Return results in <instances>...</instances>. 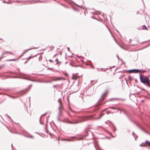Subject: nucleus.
I'll use <instances>...</instances> for the list:
<instances>
[{"instance_id": "2eb2a0df", "label": "nucleus", "mask_w": 150, "mask_h": 150, "mask_svg": "<svg viewBox=\"0 0 150 150\" xmlns=\"http://www.w3.org/2000/svg\"><path fill=\"white\" fill-rule=\"evenodd\" d=\"M64 74V75L65 76H68V74H67V73H65V74Z\"/></svg>"}, {"instance_id": "7ed1b4c3", "label": "nucleus", "mask_w": 150, "mask_h": 150, "mask_svg": "<svg viewBox=\"0 0 150 150\" xmlns=\"http://www.w3.org/2000/svg\"><path fill=\"white\" fill-rule=\"evenodd\" d=\"M139 42L137 38H134L132 41L131 45L133 46L136 45H138Z\"/></svg>"}, {"instance_id": "f257e3e1", "label": "nucleus", "mask_w": 150, "mask_h": 150, "mask_svg": "<svg viewBox=\"0 0 150 150\" xmlns=\"http://www.w3.org/2000/svg\"><path fill=\"white\" fill-rule=\"evenodd\" d=\"M139 78L141 82L147 86L150 87L149 80L148 77L144 76L141 74L139 75Z\"/></svg>"}, {"instance_id": "6ab92c4d", "label": "nucleus", "mask_w": 150, "mask_h": 150, "mask_svg": "<svg viewBox=\"0 0 150 150\" xmlns=\"http://www.w3.org/2000/svg\"><path fill=\"white\" fill-rule=\"evenodd\" d=\"M69 123H73V122H70Z\"/></svg>"}, {"instance_id": "20e7f679", "label": "nucleus", "mask_w": 150, "mask_h": 150, "mask_svg": "<svg viewBox=\"0 0 150 150\" xmlns=\"http://www.w3.org/2000/svg\"><path fill=\"white\" fill-rule=\"evenodd\" d=\"M52 79L54 81H57L60 80H65V79H64L62 77H58L57 76H54L52 77Z\"/></svg>"}, {"instance_id": "9d476101", "label": "nucleus", "mask_w": 150, "mask_h": 150, "mask_svg": "<svg viewBox=\"0 0 150 150\" xmlns=\"http://www.w3.org/2000/svg\"><path fill=\"white\" fill-rule=\"evenodd\" d=\"M33 57H30L28 58L27 59L28 60H29V59H31L32 58H33Z\"/></svg>"}, {"instance_id": "dca6fc26", "label": "nucleus", "mask_w": 150, "mask_h": 150, "mask_svg": "<svg viewBox=\"0 0 150 150\" xmlns=\"http://www.w3.org/2000/svg\"><path fill=\"white\" fill-rule=\"evenodd\" d=\"M55 61L56 62H58V59H56Z\"/></svg>"}, {"instance_id": "ddd939ff", "label": "nucleus", "mask_w": 150, "mask_h": 150, "mask_svg": "<svg viewBox=\"0 0 150 150\" xmlns=\"http://www.w3.org/2000/svg\"><path fill=\"white\" fill-rule=\"evenodd\" d=\"M111 108L112 109H116V108L115 107H110L109 108Z\"/></svg>"}, {"instance_id": "39448f33", "label": "nucleus", "mask_w": 150, "mask_h": 150, "mask_svg": "<svg viewBox=\"0 0 150 150\" xmlns=\"http://www.w3.org/2000/svg\"><path fill=\"white\" fill-rule=\"evenodd\" d=\"M128 72L129 73H137L138 72H141V70H140L139 69H132V70H130L128 71Z\"/></svg>"}, {"instance_id": "4468645a", "label": "nucleus", "mask_w": 150, "mask_h": 150, "mask_svg": "<svg viewBox=\"0 0 150 150\" xmlns=\"http://www.w3.org/2000/svg\"><path fill=\"white\" fill-rule=\"evenodd\" d=\"M108 114L109 113H111V112H110V111H107L106 112Z\"/></svg>"}, {"instance_id": "6e6552de", "label": "nucleus", "mask_w": 150, "mask_h": 150, "mask_svg": "<svg viewBox=\"0 0 150 150\" xmlns=\"http://www.w3.org/2000/svg\"><path fill=\"white\" fill-rule=\"evenodd\" d=\"M78 77L76 75H73L72 78V79L73 80H76L77 79Z\"/></svg>"}, {"instance_id": "f03ea898", "label": "nucleus", "mask_w": 150, "mask_h": 150, "mask_svg": "<svg viewBox=\"0 0 150 150\" xmlns=\"http://www.w3.org/2000/svg\"><path fill=\"white\" fill-rule=\"evenodd\" d=\"M108 93V91H105L103 93L102 96H101V97L100 98V99L99 102L98 103V106H100L101 105V101L102 100H104V99L107 96Z\"/></svg>"}, {"instance_id": "9b49d317", "label": "nucleus", "mask_w": 150, "mask_h": 150, "mask_svg": "<svg viewBox=\"0 0 150 150\" xmlns=\"http://www.w3.org/2000/svg\"><path fill=\"white\" fill-rule=\"evenodd\" d=\"M6 53H9L10 54H12V53L10 52H6Z\"/></svg>"}, {"instance_id": "a211bd4d", "label": "nucleus", "mask_w": 150, "mask_h": 150, "mask_svg": "<svg viewBox=\"0 0 150 150\" xmlns=\"http://www.w3.org/2000/svg\"><path fill=\"white\" fill-rule=\"evenodd\" d=\"M103 115V114H101L100 115V116H102Z\"/></svg>"}, {"instance_id": "0eeeda50", "label": "nucleus", "mask_w": 150, "mask_h": 150, "mask_svg": "<svg viewBox=\"0 0 150 150\" xmlns=\"http://www.w3.org/2000/svg\"><path fill=\"white\" fill-rule=\"evenodd\" d=\"M140 146H149L150 147V142L146 141L144 144H140Z\"/></svg>"}, {"instance_id": "423d86ee", "label": "nucleus", "mask_w": 150, "mask_h": 150, "mask_svg": "<svg viewBox=\"0 0 150 150\" xmlns=\"http://www.w3.org/2000/svg\"><path fill=\"white\" fill-rule=\"evenodd\" d=\"M59 102L60 106L58 108L59 109V115H61L62 112V111L63 110V108L62 105H61V103L59 102Z\"/></svg>"}, {"instance_id": "1a4fd4ad", "label": "nucleus", "mask_w": 150, "mask_h": 150, "mask_svg": "<svg viewBox=\"0 0 150 150\" xmlns=\"http://www.w3.org/2000/svg\"><path fill=\"white\" fill-rule=\"evenodd\" d=\"M142 29L144 30H148L147 28L146 27V26L145 25H144L142 26Z\"/></svg>"}, {"instance_id": "f3484780", "label": "nucleus", "mask_w": 150, "mask_h": 150, "mask_svg": "<svg viewBox=\"0 0 150 150\" xmlns=\"http://www.w3.org/2000/svg\"><path fill=\"white\" fill-rule=\"evenodd\" d=\"M49 61H50V62H52V60H50H50H49Z\"/></svg>"}, {"instance_id": "f8f14e48", "label": "nucleus", "mask_w": 150, "mask_h": 150, "mask_svg": "<svg viewBox=\"0 0 150 150\" xmlns=\"http://www.w3.org/2000/svg\"><path fill=\"white\" fill-rule=\"evenodd\" d=\"M146 71L145 70H144L143 71H141V72L140 73H144V72H145Z\"/></svg>"}]
</instances>
